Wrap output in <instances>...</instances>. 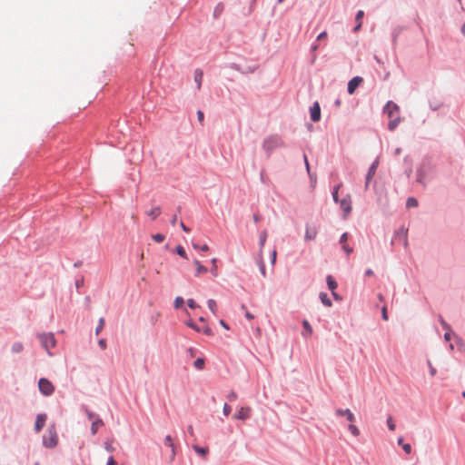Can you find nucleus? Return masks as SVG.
Returning a JSON list of instances; mask_svg holds the SVG:
<instances>
[{
	"label": "nucleus",
	"mask_w": 465,
	"mask_h": 465,
	"mask_svg": "<svg viewBox=\"0 0 465 465\" xmlns=\"http://www.w3.org/2000/svg\"><path fill=\"white\" fill-rule=\"evenodd\" d=\"M402 449L407 454H410L412 450L411 444L409 443L402 444Z\"/></svg>",
	"instance_id": "obj_48"
},
{
	"label": "nucleus",
	"mask_w": 465,
	"mask_h": 465,
	"mask_svg": "<svg viewBox=\"0 0 465 465\" xmlns=\"http://www.w3.org/2000/svg\"><path fill=\"white\" fill-rule=\"evenodd\" d=\"M276 257H277V252L274 250L272 251V264H274L275 262H276Z\"/></svg>",
	"instance_id": "obj_54"
},
{
	"label": "nucleus",
	"mask_w": 465,
	"mask_h": 465,
	"mask_svg": "<svg viewBox=\"0 0 465 465\" xmlns=\"http://www.w3.org/2000/svg\"><path fill=\"white\" fill-rule=\"evenodd\" d=\"M326 37H327V33H326V32H322V33H321V34L318 35L317 39H318V40H322V39H324V38H326Z\"/></svg>",
	"instance_id": "obj_56"
},
{
	"label": "nucleus",
	"mask_w": 465,
	"mask_h": 465,
	"mask_svg": "<svg viewBox=\"0 0 465 465\" xmlns=\"http://www.w3.org/2000/svg\"><path fill=\"white\" fill-rule=\"evenodd\" d=\"M208 307L209 309L211 310V312L213 313V314H216V312H217V303L216 302L213 300V299H210L208 301Z\"/></svg>",
	"instance_id": "obj_29"
},
{
	"label": "nucleus",
	"mask_w": 465,
	"mask_h": 465,
	"mask_svg": "<svg viewBox=\"0 0 465 465\" xmlns=\"http://www.w3.org/2000/svg\"><path fill=\"white\" fill-rule=\"evenodd\" d=\"M266 239H267V232H266V231H263L261 232L260 238H259L261 250L263 248Z\"/></svg>",
	"instance_id": "obj_30"
},
{
	"label": "nucleus",
	"mask_w": 465,
	"mask_h": 465,
	"mask_svg": "<svg viewBox=\"0 0 465 465\" xmlns=\"http://www.w3.org/2000/svg\"><path fill=\"white\" fill-rule=\"evenodd\" d=\"M328 288L333 292L338 287V284L331 275H328L326 278Z\"/></svg>",
	"instance_id": "obj_18"
},
{
	"label": "nucleus",
	"mask_w": 465,
	"mask_h": 465,
	"mask_svg": "<svg viewBox=\"0 0 465 465\" xmlns=\"http://www.w3.org/2000/svg\"><path fill=\"white\" fill-rule=\"evenodd\" d=\"M24 347L21 342H15L12 346V351L15 353H19L23 351Z\"/></svg>",
	"instance_id": "obj_31"
},
{
	"label": "nucleus",
	"mask_w": 465,
	"mask_h": 465,
	"mask_svg": "<svg viewBox=\"0 0 465 465\" xmlns=\"http://www.w3.org/2000/svg\"><path fill=\"white\" fill-rule=\"evenodd\" d=\"M304 163H305V165H306V169H307L308 174L310 175L311 178H312V174H311V172H310V165H309V162H308V159H307L306 155H304Z\"/></svg>",
	"instance_id": "obj_52"
},
{
	"label": "nucleus",
	"mask_w": 465,
	"mask_h": 465,
	"mask_svg": "<svg viewBox=\"0 0 465 465\" xmlns=\"http://www.w3.org/2000/svg\"><path fill=\"white\" fill-rule=\"evenodd\" d=\"M387 425H388V428L390 429V430H391V431L395 430L396 426H395V423H394L391 416L388 417Z\"/></svg>",
	"instance_id": "obj_36"
},
{
	"label": "nucleus",
	"mask_w": 465,
	"mask_h": 465,
	"mask_svg": "<svg viewBox=\"0 0 465 465\" xmlns=\"http://www.w3.org/2000/svg\"><path fill=\"white\" fill-rule=\"evenodd\" d=\"M228 399L230 401H235L237 399V394L234 391H232L228 395Z\"/></svg>",
	"instance_id": "obj_53"
},
{
	"label": "nucleus",
	"mask_w": 465,
	"mask_h": 465,
	"mask_svg": "<svg viewBox=\"0 0 465 465\" xmlns=\"http://www.w3.org/2000/svg\"><path fill=\"white\" fill-rule=\"evenodd\" d=\"M38 388L41 393L44 394L45 396H50L51 394H53L54 391V386L53 385V383L45 378H41L39 380Z\"/></svg>",
	"instance_id": "obj_4"
},
{
	"label": "nucleus",
	"mask_w": 465,
	"mask_h": 465,
	"mask_svg": "<svg viewBox=\"0 0 465 465\" xmlns=\"http://www.w3.org/2000/svg\"><path fill=\"white\" fill-rule=\"evenodd\" d=\"M363 15H364V12L362 10H360L357 13L356 17H355L357 25L353 29L354 32H358L360 30V28L361 26V20H362Z\"/></svg>",
	"instance_id": "obj_19"
},
{
	"label": "nucleus",
	"mask_w": 465,
	"mask_h": 465,
	"mask_svg": "<svg viewBox=\"0 0 465 465\" xmlns=\"http://www.w3.org/2000/svg\"><path fill=\"white\" fill-rule=\"evenodd\" d=\"M104 426V421L100 418H95L94 420H93L92 426H91V431L92 434H95L99 428Z\"/></svg>",
	"instance_id": "obj_16"
},
{
	"label": "nucleus",
	"mask_w": 465,
	"mask_h": 465,
	"mask_svg": "<svg viewBox=\"0 0 465 465\" xmlns=\"http://www.w3.org/2000/svg\"><path fill=\"white\" fill-rule=\"evenodd\" d=\"M184 301L183 297H176L174 300V308L179 309L183 304Z\"/></svg>",
	"instance_id": "obj_40"
},
{
	"label": "nucleus",
	"mask_w": 465,
	"mask_h": 465,
	"mask_svg": "<svg viewBox=\"0 0 465 465\" xmlns=\"http://www.w3.org/2000/svg\"><path fill=\"white\" fill-rule=\"evenodd\" d=\"M193 264L196 266V272H195L196 277H199L207 272V271H208L207 268L205 266L202 265L198 260H194Z\"/></svg>",
	"instance_id": "obj_14"
},
{
	"label": "nucleus",
	"mask_w": 465,
	"mask_h": 465,
	"mask_svg": "<svg viewBox=\"0 0 465 465\" xmlns=\"http://www.w3.org/2000/svg\"><path fill=\"white\" fill-rule=\"evenodd\" d=\"M363 79L361 76H355L351 79L348 83V93L352 94L355 90L359 87V85L362 83Z\"/></svg>",
	"instance_id": "obj_8"
},
{
	"label": "nucleus",
	"mask_w": 465,
	"mask_h": 465,
	"mask_svg": "<svg viewBox=\"0 0 465 465\" xmlns=\"http://www.w3.org/2000/svg\"><path fill=\"white\" fill-rule=\"evenodd\" d=\"M320 299L325 306L331 307L332 305L331 301L325 292L320 293Z\"/></svg>",
	"instance_id": "obj_24"
},
{
	"label": "nucleus",
	"mask_w": 465,
	"mask_h": 465,
	"mask_svg": "<svg viewBox=\"0 0 465 465\" xmlns=\"http://www.w3.org/2000/svg\"><path fill=\"white\" fill-rule=\"evenodd\" d=\"M146 213L153 220H154V219H156L161 214V208L160 207H153L150 211H148Z\"/></svg>",
	"instance_id": "obj_21"
},
{
	"label": "nucleus",
	"mask_w": 465,
	"mask_h": 465,
	"mask_svg": "<svg viewBox=\"0 0 465 465\" xmlns=\"http://www.w3.org/2000/svg\"><path fill=\"white\" fill-rule=\"evenodd\" d=\"M400 122H401V118L399 115H396L393 118H390V122L388 124L389 129L391 131H393L399 125Z\"/></svg>",
	"instance_id": "obj_20"
},
{
	"label": "nucleus",
	"mask_w": 465,
	"mask_h": 465,
	"mask_svg": "<svg viewBox=\"0 0 465 465\" xmlns=\"http://www.w3.org/2000/svg\"><path fill=\"white\" fill-rule=\"evenodd\" d=\"M197 118H198L200 124H203V119H204V114H203V111L199 110L197 112Z\"/></svg>",
	"instance_id": "obj_50"
},
{
	"label": "nucleus",
	"mask_w": 465,
	"mask_h": 465,
	"mask_svg": "<svg viewBox=\"0 0 465 465\" xmlns=\"http://www.w3.org/2000/svg\"><path fill=\"white\" fill-rule=\"evenodd\" d=\"M44 445L47 448H54L58 442V437L54 428L49 429L47 433L43 438Z\"/></svg>",
	"instance_id": "obj_3"
},
{
	"label": "nucleus",
	"mask_w": 465,
	"mask_h": 465,
	"mask_svg": "<svg viewBox=\"0 0 465 465\" xmlns=\"http://www.w3.org/2000/svg\"><path fill=\"white\" fill-rule=\"evenodd\" d=\"M104 447H105V450L109 452H113L114 451V447L113 446V440L111 441H106L104 443Z\"/></svg>",
	"instance_id": "obj_43"
},
{
	"label": "nucleus",
	"mask_w": 465,
	"mask_h": 465,
	"mask_svg": "<svg viewBox=\"0 0 465 465\" xmlns=\"http://www.w3.org/2000/svg\"><path fill=\"white\" fill-rule=\"evenodd\" d=\"M216 262H217V259H216V258H213V259L212 260L213 266H212V268H211V272H212V274H213L214 277H216V276L218 275V273H217V265H216Z\"/></svg>",
	"instance_id": "obj_35"
},
{
	"label": "nucleus",
	"mask_w": 465,
	"mask_h": 465,
	"mask_svg": "<svg viewBox=\"0 0 465 465\" xmlns=\"http://www.w3.org/2000/svg\"><path fill=\"white\" fill-rule=\"evenodd\" d=\"M317 234H318V230L315 226L309 225V224L306 225L305 241L314 240L316 238Z\"/></svg>",
	"instance_id": "obj_11"
},
{
	"label": "nucleus",
	"mask_w": 465,
	"mask_h": 465,
	"mask_svg": "<svg viewBox=\"0 0 465 465\" xmlns=\"http://www.w3.org/2000/svg\"><path fill=\"white\" fill-rule=\"evenodd\" d=\"M204 366V360L202 359V358H198L195 361H194V367L199 369V370H202Z\"/></svg>",
	"instance_id": "obj_39"
},
{
	"label": "nucleus",
	"mask_w": 465,
	"mask_h": 465,
	"mask_svg": "<svg viewBox=\"0 0 465 465\" xmlns=\"http://www.w3.org/2000/svg\"><path fill=\"white\" fill-rule=\"evenodd\" d=\"M46 421V415L45 414H38L35 420V430L39 432L43 427L45 426Z\"/></svg>",
	"instance_id": "obj_13"
},
{
	"label": "nucleus",
	"mask_w": 465,
	"mask_h": 465,
	"mask_svg": "<svg viewBox=\"0 0 465 465\" xmlns=\"http://www.w3.org/2000/svg\"><path fill=\"white\" fill-rule=\"evenodd\" d=\"M245 317H246L248 320H252V319L254 318V316H253L252 313H250L249 312H247L245 313Z\"/></svg>",
	"instance_id": "obj_61"
},
{
	"label": "nucleus",
	"mask_w": 465,
	"mask_h": 465,
	"mask_svg": "<svg viewBox=\"0 0 465 465\" xmlns=\"http://www.w3.org/2000/svg\"><path fill=\"white\" fill-rule=\"evenodd\" d=\"M348 429L353 436L357 437L360 435V430L353 424V422H350Z\"/></svg>",
	"instance_id": "obj_28"
},
{
	"label": "nucleus",
	"mask_w": 465,
	"mask_h": 465,
	"mask_svg": "<svg viewBox=\"0 0 465 465\" xmlns=\"http://www.w3.org/2000/svg\"><path fill=\"white\" fill-rule=\"evenodd\" d=\"M201 331H203L204 334L211 336L213 335V331L211 328L207 325H204L203 328H201Z\"/></svg>",
	"instance_id": "obj_44"
},
{
	"label": "nucleus",
	"mask_w": 465,
	"mask_h": 465,
	"mask_svg": "<svg viewBox=\"0 0 465 465\" xmlns=\"http://www.w3.org/2000/svg\"><path fill=\"white\" fill-rule=\"evenodd\" d=\"M311 119L312 122H318L321 119V108L317 102L311 108Z\"/></svg>",
	"instance_id": "obj_12"
},
{
	"label": "nucleus",
	"mask_w": 465,
	"mask_h": 465,
	"mask_svg": "<svg viewBox=\"0 0 465 465\" xmlns=\"http://www.w3.org/2000/svg\"><path fill=\"white\" fill-rule=\"evenodd\" d=\"M186 325L193 330H195L196 331L200 332L201 331V328L198 327L192 320H189L187 322H186Z\"/></svg>",
	"instance_id": "obj_41"
},
{
	"label": "nucleus",
	"mask_w": 465,
	"mask_h": 465,
	"mask_svg": "<svg viewBox=\"0 0 465 465\" xmlns=\"http://www.w3.org/2000/svg\"><path fill=\"white\" fill-rule=\"evenodd\" d=\"M427 365L429 367L430 376L434 377L437 373V370L433 367V365L430 360L427 361Z\"/></svg>",
	"instance_id": "obj_37"
},
{
	"label": "nucleus",
	"mask_w": 465,
	"mask_h": 465,
	"mask_svg": "<svg viewBox=\"0 0 465 465\" xmlns=\"http://www.w3.org/2000/svg\"><path fill=\"white\" fill-rule=\"evenodd\" d=\"M340 203V206L341 208L342 209L343 211V217L344 218H347V216L351 213V197L350 196H347L346 198L342 199L341 201L339 202Z\"/></svg>",
	"instance_id": "obj_7"
},
{
	"label": "nucleus",
	"mask_w": 465,
	"mask_h": 465,
	"mask_svg": "<svg viewBox=\"0 0 465 465\" xmlns=\"http://www.w3.org/2000/svg\"><path fill=\"white\" fill-rule=\"evenodd\" d=\"M104 318H100L98 326L95 329V334L96 335H98L100 333V331L104 329Z\"/></svg>",
	"instance_id": "obj_38"
},
{
	"label": "nucleus",
	"mask_w": 465,
	"mask_h": 465,
	"mask_svg": "<svg viewBox=\"0 0 465 465\" xmlns=\"http://www.w3.org/2000/svg\"><path fill=\"white\" fill-rule=\"evenodd\" d=\"M152 238L156 242H163L164 240V235L163 234H161V233H157V234H153L152 236Z\"/></svg>",
	"instance_id": "obj_42"
},
{
	"label": "nucleus",
	"mask_w": 465,
	"mask_h": 465,
	"mask_svg": "<svg viewBox=\"0 0 465 465\" xmlns=\"http://www.w3.org/2000/svg\"><path fill=\"white\" fill-rule=\"evenodd\" d=\"M259 268H260L262 275L263 277H265L266 276L265 266H264L263 261L262 259L259 262Z\"/></svg>",
	"instance_id": "obj_45"
},
{
	"label": "nucleus",
	"mask_w": 465,
	"mask_h": 465,
	"mask_svg": "<svg viewBox=\"0 0 465 465\" xmlns=\"http://www.w3.org/2000/svg\"><path fill=\"white\" fill-rule=\"evenodd\" d=\"M335 414L337 416H341V417H345V419L349 421V422H354L355 421V416L354 414L351 411L350 409H337L335 411Z\"/></svg>",
	"instance_id": "obj_9"
},
{
	"label": "nucleus",
	"mask_w": 465,
	"mask_h": 465,
	"mask_svg": "<svg viewBox=\"0 0 465 465\" xmlns=\"http://www.w3.org/2000/svg\"><path fill=\"white\" fill-rule=\"evenodd\" d=\"M381 317L384 321H388L387 307L385 305L381 308Z\"/></svg>",
	"instance_id": "obj_47"
},
{
	"label": "nucleus",
	"mask_w": 465,
	"mask_h": 465,
	"mask_svg": "<svg viewBox=\"0 0 465 465\" xmlns=\"http://www.w3.org/2000/svg\"><path fill=\"white\" fill-rule=\"evenodd\" d=\"M378 165H379V160H375L371 165L370 166L369 168V171L367 173V175H366V183H365V187H368L369 185V183L371 182V180L373 178V176L375 175V173H376V170L378 168Z\"/></svg>",
	"instance_id": "obj_10"
},
{
	"label": "nucleus",
	"mask_w": 465,
	"mask_h": 465,
	"mask_svg": "<svg viewBox=\"0 0 465 465\" xmlns=\"http://www.w3.org/2000/svg\"><path fill=\"white\" fill-rule=\"evenodd\" d=\"M180 226L184 232H190V229L183 222L180 223Z\"/></svg>",
	"instance_id": "obj_57"
},
{
	"label": "nucleus",
	"mask_w": 465,
	"mask_h": 465,
	"mask_svg": "<svg viewBox=\"0 0 465 465\" xmlns=\"http://www.w3.org/2000/svg\"><path fill=\"white\" fill-rule=\"evenodd\" d=\"M252 415V408L249 406L241 407L238 411L233 415V419L240 420H246Z\"/></svg>",
	"instance_id": "obj_5"
},
{
	"label": "nucleus",
	"mask_w": 465,
	"mask_h": 465,
	"mask_svg": "<svg viewBox=\"0 0 465 465\" xmlns=\"http://www.w3.org/2000/svg\"><path fill=\"white\" fill-rule=\"evenodd\" d=\"M440 322L442 326L447 330V332L444 334V339L446 341H450L451 337V331L450 326L441 319Z\"/></svg>",
	"instance_id": "obj_26"
},
{
	"label": "nucleus",
	"mask_w": 465,
	"mask_h": 465,
	"mask_svg": "<svg viewBox=\"0 0 465 465\" xmlns=\"http://www.w3.org/2000/svg\"><path fill=\"white\" fill-rule=\"evenodd\" d=\"M223 414H224L225 416H228V415L231 413V411H232V408H231V406H230V405H228L227 403H225V404L223 405Z\"/></svg>",
	"instance_id": "obj_46"
},
{
	"label": "nucleus",
	"mask_w": 465,
	"mask_h": 465,
	"mask_svg": "<svg viewBox=\"0 0 465 465\" xmlns=\"http://www.w3.org/2000/svg\"><path fill=\"white\" fill-rule=\"evenodd\" d=\"M194 80L197 83L198 89L201 88L202 81H203V72L201 70H196L194 73Z\"/></svg>",
	"instance_id": "obj_25"
},
{
	"label": "nucleus",
	"mask_w": 465,
	"mask_h": 465,
	"mask_svg": "<svg viewBox=\"0 0 465 465\" xmlns=\"http://www.w3.org/2000/svg\"><path fill=\"white\" fill-rule=\"evenodd\" d=\"M175 250H176V253H177L178 255H180L181 257H183V258L187 259L186 252H185V251H184V249H183V246L178 245V246L176 247V249H175Z\"/></svg>",
	"instance_id": "obj_34"
},
{
	"label": "nucleus",
	"mask_w": 465,
	"mask_h": 465,
	"mask_svg": "<svg viewBox=\"0 0 465 465\" xmlns=\"http://www.w3.org/2000/svg\"><path fill=\"white\" fill-rule=\"evenodd\" d=\"M365 274H366L367 276H371V275L373 274V271H372V270H371V269H369V270H367V271H366Z\"/></svg>",
	"instance_id": "obj_64"
},
{
	"label": "nucleus",
	"mask_w": 465,
	"mask_h": 465,
	"mask_svg": "<svg viewBox=\"0 0 465 465\" xmlns=\"http://www.w3.org/2000/svg\"><path fill=\"white\" fill-rule=\"evenodd\" d=\"M200 249L203 251V252H207L209 250V247L207 244H204L203 246L200 247Z\"/></svg>",
	"instance_id": "obj_62"
},
{
	"label": "nucleus",
	"mask_w": 465,
	"mask_h": 465,
	"mask_svg": "<svg viewBox=\"0 0 465 465\" xmlns=\"http://www.w3.org/2000/svg\"><path fill=\"white\" fill-rule=\"evenodd\" d=\"M107 465H115V460L113 457H110L108 461H107Z\"/></svg>",
	"instance_id": "obj_58"
},
{
	"label": "nucleus",
	"mask_w": 465,
	"mask_h": 465,
	"mask_svg": "<svg viewBox=\"0 0 465 465\" xmlns=\"http://www.w3.org/2000/svg\"><path fill=\"white\" fill-rule=\"evenodd\" d=\"M348 429L353 436L357 437L360 435V430L353 424V422H350Z\"/></svg>",
	"instance_id": "obj_27"
},
{
	"label": "nucleus",
	"mask_w": 465,
	"mask_h": 465,
	"mask_svg": "<svg viewBox=\"0 0 465 465\" xmlns=\"http://www.w3.org/2000/svg\"><path fill=\"white\" fill-rule=\"evenodd\" d=\"M98 345L101 347V349L104 350L106 348V341L104 339H100L98 341Z\"/></svg>",
	"instance_id": "obj_51"
},
{
	"label": "nucleus",
	"mask_w": 465,
	"mask_h": 465,
	"mask_svg": "<svg viewBox=\"0 0 465 465\" xmlns=\"http://www.w3.org/2000/svg\"><path fill=\"white\" fill-rule=\"evenodd\" d=\"M348 239V233L347 232H344L341 236V243L342 244V249L347 252V254H350L352 252V248H350L348 247L346 244H345V242L347 241Z\"/></svg>",
	"instance_id": "obj_17"
},
{
	"label": "nucleus",
	"mask_w": 465,
	"mask_h": 465,
	"mask_svg": "<svg viewBox=\"0 0 465 465\" xmlns=\"http://www.w3.org/2000/svg\"><path fill=\"white\" fill-rule=\"evenodd\" d=\"M176 222H177V216H176V215H174V216L173 217V219L171 220V223H172L173 225H175Z\"/></svg>",
	"instance_id": "obj_63"
},
{
	"label": "nucleus",
	"mask_w": 465,
	"mask_h": 465,
	"mask_svg": "<svg viewBox=\"0 0 465 465\" xmlns=\"http://www.w3.org/2000/svg\"><path fill=\"white\" fill-rule=\"evenodd\" d=\"M86 413H87L89 420H95L96 417H95L94 413H93L92 411H87Z\"/></svg>",
	"instance_id": "obj_55"
},
{
	"label": "nucleus",
	"mask_w": 465,
	"mask_h": 465,
	"mask_svg": "<svg viewBox=\"0 0 465 465\" xmlns=\"http://www.w3.org/2000/svg\"><path fill=\"white\" fill-rule=\"evenodd\" d=\"M282 145L283 142L279 136H270L265 139L262 143L263 149L268 153H271L275 148L282 147Z\"/></svg>",
	"instance_id": "obj_2"
},
{
	"label": "nucleus",
	"mask_w": 465,
	"mask_h": 465,
	"mask_svg": "<svg viewBox=\"0 0 465 465\" xmlns=\"http://www.w3.org/2000/svg\"><path fill=\"white\" fill-rule=\"evenodd\" d=\"M302 325L305 330V331L302 333L303 336H305V337L311 336L312 334V328L310 325L309 322L307 320H304L302 322Z\"/></svg>",
	"instance_id": "obj_22"
},
{
	"label": "nucleus",
	"mask_w": 465,
	"mask_h": 465,
	"mask_svg": "<svg viewBox=\"0 0 465 465\" xmlns=\"http://www.w3.org/2000/svg\"><path fill=\"white\" fill-rule=\"evenodd\" d=\"M399 106L391 101L388 102L384 107V113L387 114L389 119L399 115Z\"/></svg>",
	"instance_id": "obj_6"
},
{
	"label": "nucleus",
	"mask_w": 465,
	"mask_h": 465,
	"mask_svg": "<svg viewBox=\"0 0 465 465\" xmlns=\"http://www.w3.org/2000/svg\"><path fill=\"white\" fill-rule=\"evenodd\" d=\"M260 220H261V216L259 214H257V213L253 214V221L255 223H259Z\"/></svg>",
	"instance_id": "obj_60"
},
{
	"label": "nucleus",
	"mask_w": 465,
	"mask_h": 465,
	"mask_svg": "<svg viewBox=\"0 0 465 465\" xmlns=\"http://www.w3.org/2000/svg\"><path fill=\"white\" fill-rule=\"evenodd\" d=\"M341 187V183L340 184H337L334 189H333V192H332V198L334 200L335 203H339V199H338V193H339V190L340 188Z\"/></svg>",
	"instance_id": "obj_33"
},
{
	"label": "nucleus",
	"mask_w": 465,
	"mask_h": 465,
	"mask_svg": "<svg viewBox=\"0 0 465 465\" xmlns=\"http://www.w3.org/2000/svg\"><path fill=\"white\" fill-rule=\"evenodd\" d=\"M220 324L226 330H229V326L228 324L223 321V320H221L220 321Z\"/></svg>",
	"instance_id": "obj_59"
},
{
	"label": "nucleus",
	"mask_w": 465,
	"mask_h": 465,
	"mask_svg": "<svg viewBox=\"0 0 465 465\" xmlns=\"http://www.w3.org/2000/svg\"><path fill=\"white\" fill-rule=\"evenodd\" d=\"M406 205L408 208L416 207L418 205V201L413 197H410L407 200Z\"/></svg>",
	"instance_id": "obj_32"
},
{
	"label": "nucleus",
	"mask_w": 465,
	"mask_h": 465,
	"mask_svg": "<svg viewBox=\"0 0 465 465\" xmlns=\"http://www.w3.org/2000/svg\"><path fill=\"white\" fill-rule=\"evenodd\" d=\"M38 338L41 341L43 348H45V351H47V353L49 355H51L49 350L51 348L55 347V345H56V340L54 338V335L52 332L40 333V334H38Z\"/></svg>",
	"instance_id": "obj_1"
},
{
	"label": "nucleus",
	"mask_w": 465,
	"mask_h": 465,
	"mask_svg": "<svg viewBox=\"0 0 465 465\" xmlns=\"http://www.w3.org/2000/svg\"><path fill=\"white\" fill-rule=\"evenodd\" d=\"M164 445L171 448V450H172V457L171 458H172V460H173L175 455H176V451H175V446H174V444L173 442V439H172V437L170 435H167L165 437V439H164Z\"/></svg>",
	"instance_id": "obj_15"
},
{
	"label": "nucleus",
	"mask_w": 465,
	"mask_h": 465,
	"mask_svg": "<svg viewBox=\"0 0 465 465\" xmlns=\"http://www.w3.org/2000/svg\"><path fill=\"white\" fill-rule=\"evenodd\" d=\"M187 304H188V306H189L190 308H192V309H195V308H197V307H198V305L196 304V302H194V300H193V299H189V300L187 301Z\"/></svg>",
	"instance_id": "obj_49"
},
{
	"label": "nucleus",
	"mask_w": 465,
	"mask_h": 465,
	"mask_svg": "<svg viewBox=\"0 0 465 465\" xmlns=\"http://www.w3.org/2000/svg\"><path fill=\"white\" fill-rule=\"evenodd\" d=\"M193 449L195 450V452H197L198 454H200L203 457H206V455L209 453L208 448H202V447H199L198 445H193Z\"/></svg>",
	"instance_id": "obj_23"
}]
</instances>
